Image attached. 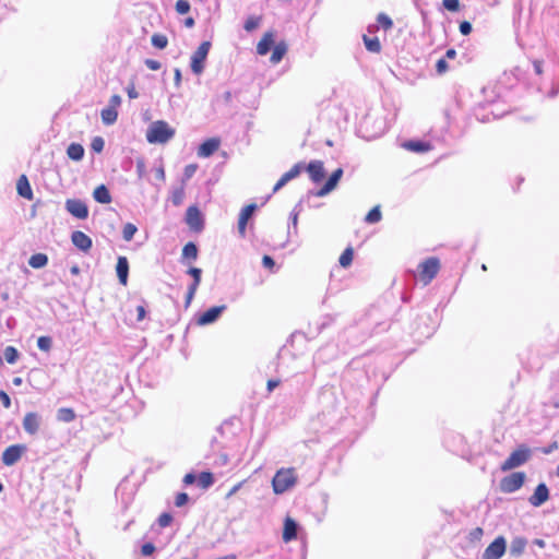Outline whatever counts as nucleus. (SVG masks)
<instances>
[{
  "label": "nucleus",
  "mask_w": 559,
  "mask_h": 559,
  "mask_svg": "<svg viewBox=\"0 0 559 559\" xmlns=\"http://www.w3.org/2000/svg\"><path fill=\"white\" fill-rule=\"evenodd\" d=\"M175 129L166 121L157 120L152 122L146 130V140L152 144L167 143L175 136Z\"/></svg>",
  "instance_id": "nucleus-1"
},
{
  "label": "nucleus",
  "mask_w": 559,
  "mask_h": 559,
  "mask_svg": "<svg viewBox=\"0 0 559 559\" xmlns=\"http://www.w3.org/2000/svg\"><path fill=\"white\" fill-rule=\"evenodd\" d=\"M297 477L293 468H281L272 479V487L276 495L286 492L295 486Z\"/></svg>",
  "instance_id": "nucleus-2"
},
{
  "label": "nucleus",
  "mask_w": 559,
  "mask_h": 559,
  "mask_svg": "<svg viewBox=\"0 0 559 559\" xmlns=\"http://www.w3.org/2000/svg\"><path fill=\"white\" fill-rule=\"evenodd\" d=\"M531 457V450L524 445L513 451L509 457L501 464L500 468L502 472H507L525 464Z\"/></svg>",
  "instance_id": "nucleus-3"
},
{
  "label": "nucleus",
  "mask_w": 559,
  "mask_h": 559,
  "mask_svg": "<svg viewBox=\"0 0 559 559\" xmlns=\"http://www.w3.org/2000/svg\"><path fill=\"white\" fill-rule=\"evenodd\" d=\"M211 48L210 41H203L191 56V70L194 74H201L204 70V62Z\"/></svg>",
  "instance_id": "nucleus-4"
},
{
  "label": "nucleus",
  "mask_w": 559,
  "mask_h": 559,
  "mask_svg": "<svg viewBox=\"0 0 559 559\" xmlns=\"http://www.w3.org/2000/svg\"><path fill=\"white\" fill-rule=\"evenodd\" d=\"M525 481L523 472H514L500 480V490L506 493H512L519 490Z\"/></svg>",
  "instance_id": "nucleus-5"
},
{
  "label": "nucleus",
  "mask_w": 559,
  "mask_h": 559,
  "mask_svg": "<svg viewBox=\"0 0 559 559\" xmlns=\"http://www.w3.org/2000/svg\"><path fill=\"white\" fill-rule=\"evenodd\" d=\"M420 267V280L425 285L429 284L432 278L438 274L440 269V262L437 258H428L419 265Z\"/></svg>",
  "instance_id": "nucleus-6"
},
{
  "label": "nucleus",
  "mask_w": 559,
  "mask_h": 559,
  "mask_svg": "<svg viewBox=\"0 0 559 559\" xmlns=\"http://www.w3.org/2000/svg\"><path fill=\"white\" fill-rule=\"evenodd\" d=\"M27 448L25 444H12L8 447L2 453V463L5 466H13L21 460Z\"/></svg>",
  "instance_id": "nucleus-7"
},
{
  "label": "nucleus",
  "mask_w": 559,
  "mask_h": 559,
  "mask_svg": "<svg viewBox=\"0 0 559 559\" xmlns=\"http://www.w3.org/2000/svg\"><path fill=\"white\" fill-rule=\"evenodd\" d=\"M185 221L189 228L193 231L200 233L204 228L203 215L199 207L195 205H191L187 209Z\"/></svg>",
  "instance_id": "nucleus-8"
},
{
  "label": "nucleus",
  "mask_w": 559,
  "mask_h": 559,
  "mask_svg": "<svg viewBox=\"0 0 559 559\" xmlns=\"http://www.w3.org/2000/svg\"><path fill=\"white\" fill-rule=\"evenodd\" d=\"M507 548V542L503 536H498L483 554V559H500Z\"/></svg>",
  "instance_id": "nucleus-9"
},
{
  "label": "nucleus",
  "mask_w": 559,
  "mask_h": 559,
  "mask_svg": "<svg viewBox=\"0 0 559 559\" xmlns=\"http://www.w3.org/2000/svg\"><path fill=\"white\" fill-rule=\"evenodd\" d=\"M66 210L79 219H85L88 216V207L85 202L80 199H68L66 201Z\"/></svg>",
  "instance_id": "nucleus-10"
},
{
  "label": "nucleus",
  "mask_w": 559,
  "mask_h": 559,
  "mask_svg": "<svg viewBox=\"0 0 559 559\" xmlns=\"http://www.w3.org/2000/svg\"><path fill=\"white\" fill-rule=\"evenodd\" d=\"M342 176H343L342 168H337L336 170H334L332 173V175L329 177V179L326 180V182L324 183V186L321 189H319L314 193V195L322 198V197H325L326 194H329L330 192H332L336 188Z\"/></svg>",
  "instance_id": "nucleus-11"
},
{
  "label": "nucleus",
  "mask_w": 559,
  "mask_h": 559,
  "mask_svg": "<svg viewBox=\"0 0 559 559\" xmlns=\"http://www.w3.org/2000/svg\"><path fill=\"white\" fill-rule=\"evenodd\" d=\"M23 428L28 435H36L39 430V427L41 425V417L39 414L29 412L25 414L23 418Z\"/></svg>",
  "instance_id": "nucleus-12"
},
{
  "label": "nucleus",
  "mask_w": 559,
  "mask_h": 559,
  "mask_svg": "<svg viewBox=\"0 0 559 559\" xmlns=\"http://www.w3.org/2000/svg\"><path fill=\"white\" fill-rule=\"evenodd\" d=\"M225 309H226L225 305L215 306V307L207 309L205 312H203L199 317L198 324L199 325H207V324L215 322L219 318V316L225 311Z\"/></svg>",
  "instance_id": "nucleus-13"
},
{
  "label": "nucleus",
  "mask_w": 559,
  "mask_h": 559,
  "mask_svg": "<svg viewBox=\"0 0 559 559\" xmlns=\"http://www.w3.org/2000/svg\"><path fill=\"white\" fill-rule=\"evenodd\" d=\"M255 210H257V204H254V203L248 204L247 206H245L241 210V212L239 214V219H238V233H239L240 237L243 238L246 236V228H247L248 221L252 217Z\"/></svg>",
  "instance_id": "nucleus-14"
},
{
  "label": "nucleus",
  "mask_w": 559,
  "mask_h": 559,
  "mask_svg": "<svg viewBox=\"0 0 559 559\" xmlns=\"http://www.w3.org/2000/svg\"><path fill=\"white\" fill-rule=\"evenodd\" d=\"M71 241L73 246L83 252H88L93 246L91 237L80 230L72 233Z\"/></svg>",
  "instance_id": "nucleus-15"
},
{
  "label": "nucleus",
  "mask_w": 559,
  "mask_h": 559,
  "mask_svg": "<svg viewBox=\"0 0 559 559\" xmlns=\"http://www.w3.org/2000/svg\"><path fill=\"white\" fill-rule=\"evenodd\" d=\"M549 499V490L546 484L540 483L534 490V493L528 498L533 507H540Z\"/></svg>",
  "instance_id": "nucleus-16"
},
{
  "label": "nucleus",
  "mask_w": 559,
  "mask_h": 559,
  "mask_svg": "<svg viewBox=\"0 0 559 559\" xmlns=\"http://www.w3.org/2000/svg\"><path fill=\"white\" fill-rule=\"evenodd\" d=\"M221 141L216 138H211L204 141L198 148L199 157H210L212 156L219 147Z\"/></svg>",
  "instance_id": "nucleus-17"
},
{
  "label": "nucleus",
  "mask_w": 559,
  "mask_h": 559,
  "mask_svg": "<svg viewBox=\"0 0 559 559\" xmlns=\"http://www.w3.org/2000/svg\"><path fill=\"white\" fill-rule=\"evenodd\" d=\"M298 523L292 518L287 516L284 521L283 539L288 543L297 538Z\"/></svg>",
  "instance_id": "nucleus-18"
},
{
  "label": "nucleus",
  "mask_w": 559,
  "mask_h": 559,
  "mask_svg": "<svg viewBox=\"0 0 559 559\" xmlns=\"http://www.w3.org/2000/svg\"><path fill=\"white\" fill-rule=\"evenodd\" d=\"M307 171L313 182H320L324 178L323 163L320 160H312L307 166Z\"/></svg>",
  "instance_id": "nucleus-19"
},
{
  "label": "nucleus",
  "mask_w": 559,
  "mask_h": 559,
  "mask_svg": "<svg viewBox=\"0 0 559 559\" xmlns=\"http://www.w3.org/2000/svg\"><path fill=\"white\" fill-rule=\"evenodd\" d=\"M117 276L122 285H127L129 276V262L126 257H119L116 265Z\"/></svg>",
  "instance_id": "nucleus-20"
},
{
  "label": "nucleus",
  "mask_w": 559,
  "mask_h": 559,
  "mask_svg": "<svg viewBox=\"0 0 559 559\" xmlns=\"http://www.w3.org/2000/svg\"><path fill=\"white\" fill-rule=\"evenodd\" d=\"M273 45L274 34L272 32H266L257 45L258 55L265 56Z\"/></svg>",
  "instance_id": "nucleus-21"
},
{
  "label": "nucleus",
  "mask_w": 559,
  "mask_h": 559,
  "mask_svg": "<svg viewBox=\"0 0 559 559\" xmlns=\"http://www.w3.org/2000/svg\"><path fill=\"white\" fill-rule=\"evenodd\" d=\"M17 193L27 200H33V191L25 175H22L16 185Z\"/></svg>",
  "instance_id": "nucleus-22"
},
{
  "label": "nucleus",
  "mask_w": 559,
  "mask_h": 559,
  "mask_svg": "<svg viewBox=\"0 0 559 559\" xmlns=\"http://www.w3.org/2000/svg\"><path fill=\"white\" fill-rule=\"evenodd\" d=\"M526 545V538L522 536L514 537L510 544V555L513 557H520L524 552Z\"/></svg>",
  "instance_id": "nucleus-23"
},
{
  "label": "nucleus",
  "mask_w": 559,
  "mask_h": 559,
  "mask_svg": "<svg viewBox=\"0 0 559 559\" xmlns=\"http://www.w3.org/2000/svg\"><path fill=\"white\" fill-rule=\"evenodd\" d=\"M93 198L102 204H108L111 202L110 192L105 185H100L94 190Z\"/></svg>",
  "instance_id": "nucleus-24"
},
{
  "label": "nucleus",
  "mask_w": 559,
  "mask_h": 559,
  "mask_svg": "<svg viewBox=\"0 0 559 559\" xmlns=\"http://www.w3.org/2000/svg\"><path fill=\"white\" fill-rule=\"evenodd\" d=\"M287 52V44L285 41H280L275 45L273 52L271 55L270 61L273 64L278 63L285 53Z\"/></svg>",
  "instance_id": "nucleus-25"
},
{
  "label": "nucleus",
  "mask_w": 559,
  "mask_h": 559,
  "mask_svg": "<svg viewBox=\"0 0 559 559\" xmlns=\"http://www.w3.org/2000/svg\"><path fill=\"white\" fill-rule=\"evenodd\" d=\"M67 154L72 160L79 162L84 157V147L79 143H71L67 148Z\"/></svg>",
  "instance_id": "nucleus-26"
},
{
  "label": "nucleus",
  "mask_w": 559,
  "mask_h": 559,
  "mask_svg": "<svg viewBox=\"0 0 559 559\" xmlns=\"http://www.w3.org/2000/svg\"><path fill=\"white\" fill-rule=\"evenodd\" d=\"M102 121L106 126H111L117 121L118 111L117 109L106 107L100 112Z\"/></svg>",
  "instance_id": "nucleus-27"
},
{
  "label": "nucleus",
  "mask_w": 559,
  "mask_h": 559,
  "mask_svg": "<svg viewBox=\"0 0 559 559\" xmlns=\"http://www.w3.org/2000/svg\"><path fill=\"white\" fill-rule=\"evenodd\" d=\"M404 147L413 152L424 153L430 150V144L423 141H407L404 143Z\"/></svg>",
  "instance_id": "nucleus-28"
},
{
  "label": "nucleus",
  "mask_w": 559,
  "mask_h": 559,
  "mask_svg": "<svg viewBox=\"0 0 559 559\" xmlns=\"http://www.w3.org/2000/svg\"><path fill=\"white\" fill-rule=\"evenodd\" d=\"M47 263H48V257L44 253H35L28 260V264L33 269H41V267L46 266Z\"/></svg>",
  "instance_id": "nucleus-29"
},
{
  "label": "nucleus",
  "mask_w": 559,
  "mask_h": 559,
  "mask_svg": "<svg viewBox=\"0 0 559 559\" xmlns=\"http://www.w3.org/2000/svg\"><path fill=\"white\" fill-rule=\"evenodd\" d=\"M362 39L368 51L376 53L381 51V44L378 37L370 38L364 35Z\"/></svg>",
  "instance_id": "nucleus-30"
},
{
  "label": "nucleus",
  "mask_w": 559,
  "mask_h": 559,
  "mask_svg": "<svg viewBox=\"0 0 559 559\" xmlns=\"http://www.w3.org/2000/svg\"><path fill=\"white\" fill-rule=\"evenodd\" d=\"M75 413L72 408L62 407L57 412V419L63 423H70L74 420Z\"/></svg>",
  "instance_id": "nucleus-31"
},
{
  "label": "nucleus",
  "mask_w": 559,
  "mask_h": 559,
  "mask_svg": "<svg viewBox=\"0 0 559 559\" xmlns=\"http://www.w3.org/2000/svg\"><path fill=\"white\" fill-rule=\"evenodd\" d=\"M182 258L189 260H195L198 258V247L193 242H188L182 249Z\"/></svg>",
  "instance_id": "nucleus-32"
},
{
  "label": "nucleus",
  "mask_w": 559,
  "mask_h": 559,
  "mask_svg": "<svg viewBox=\"0 0 559 559\" xmlns=\"http://www.w3.org/2000/svg\"><path fill=\"white\" fill-rule=\"evenodd\" d=\"M354 250L352 247L346 248L340 257V265L342 267H348L353 262Z\"/></svg>",
  "instance_id": "nucleus-33"
},
{
  "label": "nucleus",
  "mask_w": 559,
  "mask_h": 559,
  "mask_svg": "<svg viewBox=\"0 0 559 559\" xmlns=\"http://www.w3.org/2000/svg\"><path fill=\"white\" fill-rule=\"evenodd\" d=\"M198 483L201 488H209L210 486H212L214 483L212 473L202 472L198 477Z\"/></svg>",
  "instance_id": "nucleus-34"
},
{
  "label": "nucleus",
  "mask_w": 559,
  "mask_h": 559,
  "mask_svg": "<svg viewBox=\"0 0 559 559\" xmlns=\"http://www.w3.org/2000/svg\"><path fill=\"white\" fill-rule=\"evenodd\" d=\"M3 357L8 364H14L19 358V352L13 346H7L3 350Z\"/></svg>",
  "instance_id": "nucleus-35"
},
{
  "label": "nucleus",
  "mask_w": 559,
  "mask_h": 559,
  "mask_svg": "<svg viewBox=\"0 0 559 559\" xmlns=\"http://www.w3.org/2000/svg\"><path fill=\"white\" fill-rule=\"evenodd\" d=\"M151 41H152V45L158 49H164L168 45L167 37L162 34H154L151 38Z\"/></svg>",
  "instance_id": "nucleus-36"
},
{
  "label": "nucleus",
  "mask_w": 559,
  "mask_h": 559,
  "mask_svg": "<svg viewBox=\"0 0 559 559\" xmlns=\"http://www.w3.org/2000/svg\"><path fill=\"white\" fill-rule=\"evenodd\" d=\"M304 168V165L301 163H298L296 165H294L290 170H288L287 173H285L283 175L284 179L289 182L290 180L295 179L296 177L299 176V174L301 173Z\"/></svg>",
  "instance_id": "nucleus-37"
},
{
  "label": "nucleus",
  "mask_w": 559,
  "mask_h": 559,
  "mask_svg": "<svg viewBox=\"0 0 559 559\" xmlns=\"http://www.w3.org/2000/svg\"><path fill=\"white\" fill-rule=\"evenodd\" d=\"M138 231V228L134 224L132 223H127L124 226H123V229H122V238L126 240V241H131L134 234Z\"/></svg>",
  "instance_id": "nucleus-38"
},
{
  "label": "nucleus",
  "mask_w": 559,
  "mask_h": 559,
  "mask_svg": "<svg viewBox=\"0 0 559 559\" xmlns=\"http://www.w3.org/2000/svg\"><path fill=\"white\" fill-rule=\"evenodd\" d=\"M381 219V211L379 206L371 209L365 217V221L369 224L378 223Z\"/></svg>",
  "instance_id": "nucleus-39"
},
{
  "label": "nucleus",
  "mask_w": 559,
  "mask_h": 559,
  "mask_svg": "<svg viewBox=\"0 0 559 559\" xmlns=\"http://www.w3.org/2000/svg\"><path fill=\"white\" fill-rule=\"evenodd\" d=\"M260 23H261L260 16H249L243 24V28L247 32H253L255 28L259 27Z\"/></svg>",
  "instance_id": "nucleus-40"
},
{
  "label": "nucleus",
  "mask_w": 559,
  "mask_h": 559,
  "mask_svg": "<svg viewBox=\"0 0 559 559\" xmlns=\"http://www.w3.org/2000/svg\"><path fill=\"white\" fill-rule=\"evenodd\" d=\"M37 346L43 352H49L52 346V340L50 336H40L37 340Z\"/></svg>",
  "instance_id": "nucleus-41"
},
{
  "label": "nucleus",
  "mask_w": 559,
  "mask_h": 559,
  "mask_svg": "<svg viewBox=\"0 0 559 559\" xmlns=\"http://www.w3.org/2000/svg\"><path fill=\"white\" fill-rule=\"evenodd\" d=\"M377 21L385 31L392 28L393 26L391 17L384 13L378 14Z\"/></svg>",
  "instance_id": "nucleus-42"
},
{
  "label": "nucleus",
  "mask_w": 559,
  "mask_h": 559,
  "mask_svg": "<svg viewBox=\"0 0 559 559\" xmlns=\"http://www.w3.org/2000/svg\"><path fill=\"white\" fill-rule=\"evenodd\" d=\"M188 274L191 275L193 277V282L191 285H195V286H199L200 283H201V275H202V270L199 269V267H190L188 270Z\"/></svg>",
  "instance_id": "nucleus-43"
},
{
  "label": "nucleus",
  "mask_w": 559,
  "mask_h": 559,
  "mask_svg": "<svg viewBox=\"0 0 559 559\" xmlns=\"http://www.w3.org/2000/svg\"><path fill=\"white\" fill-rule=\"evenodd\" d=\"M105 141L102 136H95L92 140L91 147L94 152L100 153L104 150Z\"/></svg>",
  "instance_id": "nucleus-44"
},
{
  "label": "nucleus",
  "mask_w": 559,
  "mask_h": 559,
  "mask_svg": "<svg viewBox=\"0 0 559 559\" xmlns=\"http://www.w3.org/2000/svg\"><path fill=\"white\" fill-rule=\"evenodd\" d=\"M175 8L179 14H187L190 11V3L187 0H178Z\"/></svg>",
  "instance_id": "nucleus-45"
},
{
  "label": "nucleus",
  "mask_w": 559,
  "mask_h": 559,
  "mask_svg": "<svg viewBox=\"0 0 559 559\" xmlns=\"http://www.w3.org/2000/svg\"><path fill=\"white\" fill-rule=\"evenodd\" d=\"M442 4L444 9L450 12H456L460 10V1L459 0H442Z\"/></svg>",
  "instance_id": "nucleus-46"
},
{
  "label": "nucleus",
  "mask_w": 559,
  "mask_h": 559,
  "mask_svg": "<svg viewBox=\"0 0 559 559\" xmlns=\"http://www.w3.org/2000/svg\"><path fill=\"white\" fill-rule=\"evenodd\" d=\"M198 169V166L195 164H189L183 169V180H189L193 177Z\"/></svg>",
  "instance_id": "nucleus-47"
},
{
  "label": "nucleus",
  "mask_w": 559,
  "mask_h": 559,
  "mask_svg": "<svg viewBox=\"0 0 559 559\" xmlns=\"http://www.w3.org/2000/svg\"><path fill=\"white\" fill-rule=\"evenodd\" d=\"M189 501V496L186 492H179L175 498V506L178 508L183 507Z\"/></svg>",
  "instance_id": "nucleus-48"
},
{
  "label": "nucleus",
  "mask_w": 559,
  "mask_h": 559,
  "mask_svg": "<svg viewBox=\"0 0 559 559\" xmlns=\"http://www.w3.org/2000/svg\"><path fill=\"white\" fill-rule=\"evenodd\" d=\"M136 174H138L139 179H142L146 174V165H145L144 159H142V158H139L136 160Z\"/></svg>",
  "instance_id": "nucleus-49"
},
{
  "label": "nucleus",
  "mask_w": 559,
  "mask_h": 559,
  "mask_svg": "<svg viewBox=\"0 0 559 559\" xmlns=\"http://www.w3.org/2000/svg\"><path fill=\"white\" fill-rule=\"evenodd\" d=\"M173 521V516L169 513H162L157 520L159 526L166 527L168 526Z\"/></svg>",
  "instance_id": "nucleus-50"
},
{
  "label": "nucleus",
  "mask_w": 559,
  "mask_h": 559,
  "mask_svg": "<svg viewBox=\"0 0 559 559\" xmlns=\"http://www.w3.org/2000/svg\"><path fill=\"white\" fill-rule=\"evenodd\" d=\"M199 286H195V285H190L189 288H188V292H187V295H186V308H188L195 295V292L198 289Z\"/></svg>",
  "instance_id": "nucleus-51"
},
{
  "label": "nucleus",
  "mask_w": 559,
  "mask_h": 559,
  "mask_svg": "<svg viewBox=\"0 0 559 559\" xmlns=\"http://www.w3.org/2000/svg\"><path fill=\"white\" fill-rule=\"evenodd\" d=\"M449 66L444 58H441L436 63V71L438 74H443L447 72Z\"/></svg>",
  "instance_id": "nucleus-52"
},
{
  "label": "nucleus",
  "mask_w": 559,
  "mask_h": 559,
  "mask_svg": "<svg viewBox=\"0 0 559 559\" xmlns=\"http://www.w3.org/2000/svg\"><path fill=\"white\" fill-rule=\"evenodd\" d=\"M155 551V546L152 543H145L141 547V552L143 556H151Z\"/></svg>",
  "instance_id": "nucleus-53"
},
{
  "label": "nucleus",
  "mask_w": 559,
  "mask_h": 559,
  "mask_svg": "<svg viewBox=\"0 0 559 559\" xmlns=\"http://www.w3.org/2000/svg\"><path fill=\"white\" fill-rule=\"evenodd\" d=\"M144 63H145V66H146L148 69H151V70H153V71H157V70H159V69H160V67H162L160 62H159V61H157V60H154V59H146V60L144 61Z\"/></svg>",
  "instance_id": "nucleus-54"
},
{
  "label": "nucleus",
  "mask_w": 559,
  "mask_h": 559,
  "mask_svg": "<svg viewBox=\"0 0 559 559\" xmlns=\"http://www.w3.org/2000/svg\"><path fill=\"white\" fill-rule=\"evenodd\" d=\"M183 199V190H177L173 193L171 201L175 205H180Z\"/></svg>",
  "instance_id": "nucleus-55"
},
{
  "label": "nucleus",
  "mask_w": 559,
  "mask_h": 559,
  "mask_svg": "<svg viewBox=\"0 0 559 559\" xmlns=\"http://www.w3.org/2000/svg\"><path fill=\"white\" fill-rule=\"evenodd\" d=\"M460 32L462 35H469L472 32V24L467 21H464L460 24Z\"/></svg>",
  "instance_id": "nucleus-56"
},
{
  "label": "nucleus",
  "mask_w": 559,
  "mask_h": 559,
  "mask_svg": "<svg viewBox=\"0 0 559 559\" xmlns=\"http://www.w3.org/2000/svg\"><path fill=\"white\" fill-rule=\"evenodd\" d=\"M121 104V97L117 94L112 95L109 99V106L110 108L117 109Z\"/></svg>",
  "instance_id": "nucleus-57"
},
{
  "label": "nucleus",
  "mask_w": 559,
  "mask_h": 559,
  "mask_svg": "<svg viewBox=\"0 0 559 559\" xmlns=\"http://www.w3.org/2000/svg\"><path fill=\"white\" fill-rule=\"evenodd\" d=\"M0 401L2 402L3 406L5 408H10L11 406V399L10 396L2 390H0Z\"/></svg>",
  "instance_id": "nucleus-58"
},
{
  "label": "nucleus",
  "mask_w": 559,
  "mask_h": 559,
  "mask_svg": "<svg viewBox=\"0 0 559 559\" xmlns=\"http://www.w3.org/2000/svg\"><path fill=\"white\" fill-rule=\"evenodd\" d=\"M155 178L159 181H165V169L163 165L155 168Z\"/></svg>",
  "instance_id": "nucleus-59"
},
{
  "label": "nucleus",
  "mask_w": 559,
  "mask_h": 559,
  "mask_svg": "<svg viewBox=\"0 0 559 559\" xmlns=\"http://www.w3.org/2000/svg\"><path fill=\"white\" fill-rule=\"evenodd\" d=\"M127 94L131 99H135L139 97V93L136 92L133 83L127 87Z\"/></svg>",
  "instance_id": "nucleus-60"
},
{
  "label": "nucleus",
  "mask_w": 559,
  "mask_h": 559,
  "mask_svg": "<svg viewBox=\"0 0 559 559\" xmlns=\"http://www.w3.org/2000/svg\"><path fill=\"white\" fill-rule=\"evenodd\" d=\"M262 264H263L264 267H272V266H274L275 262H274L272 257L264 255L262 258Z\"/></svg>",
  "instance_id": "nucleus-61"
},
{
  "label": "nucleus",
  "mask_w": 559,
  "mask_h": 559,
  "mask_svg": "<svg viewBox=\"0 0 559 559\" xmlns=\"http://www.w3.org/2000/svg\"><path fill=\"white\" fill-rule=\"evenodd\" d=\"M533 66H534V70H535V73L536 74H542L543 73V61L540 60H534L533 61Z\"/></svg>",
  "instance_id": "nucleus-62"
},
{
  "label": "nucleus",
  "mask_w": 559,
  "mask_h": 559,
  "mask_svg": "<svg viewBox=\"0 0 559 559\" xmlns=\"http://www.w3.org/2000/svg\"><path fill=\"white\" fill-rule=\"evenodd\" d=\"M197 477L194 474L189 473L183 477L185 485H192L195 481Z\"/></svg>",
  "instance_id": "nucleus-63"
},
{
  "label": "nucleus",
  "mask_w": 559,
  "mask_h": 559,
  "mask_svg": "<svg viewBox=\"0 0 559 559\" xmlns=\"http://www.w3.org/2000/svg\"><path fill=\"white\" fill-rule=\"evenodd\" d=\"M287 183V181L284 179V177L282 176L278 181L275 183L274 188H273V192H277L280 189H282L285 185Z\"/></svg>",
  "instance_id": "nucleus-64"
}]
</instances>
